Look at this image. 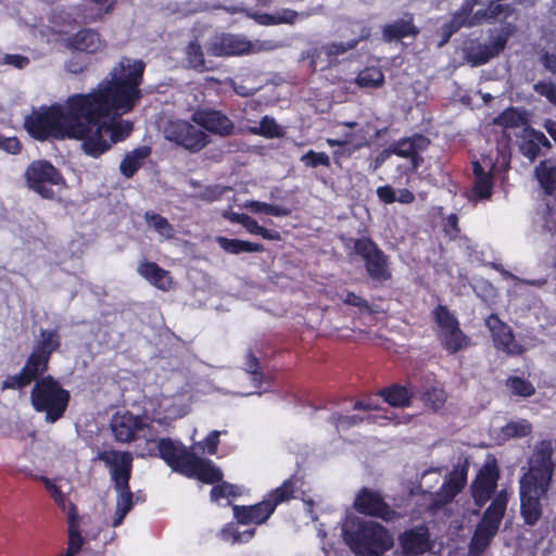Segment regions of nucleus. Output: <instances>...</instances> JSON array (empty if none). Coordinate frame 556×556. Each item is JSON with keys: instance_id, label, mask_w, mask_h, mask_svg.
I'll return each mask as SVG.
<instances>
[{"instance_id": "obj_1", "label": "nucleus", "mask_w": 556, "mask_h": 556, "mask_svg": "<svg viewBox=\"0 0 556 556\" xmlns=\"http://www.w3.org/2000/svg\"><path fill=\"white\" fill-rule=\"evenodd\" d=\"M146 63L141 59L122 56L110 71L108 77L90 92L102 102V112L89 127L83 138L84 152L99 157L109 151L113 143L126 140L134 125L121 116L131 112L142 99L140 86L143 83Z\"/></svg>"}, {"instance_id": "obj_2", "label": "nucleus", "mask_w": 556, "mask_h": 556, "mask_svg": "<svg viewBox=\"0 0 556 556\" xmlns=\"http://www.w3.org/2000/svg\"><path fill=\"white\" fill-rule=\"evenodd\" d=\"M102 112V102L93 94L73 93L63 103H53L25 118V129L38 141L75 139L83 141L87 125Z\"/></svg>"}, {"instance_id": "obj_3", "label": "nucleus", "mask_w": 556, "mask_h": 556, "mask_svg": "<svg viewBox=\"0 0 556 556\" xmlns=\"http://www.w3.org/2000/svg\"><path fill=\"white\" fill-rule=\"evenodd\" d=\"M549 440L539 441L528 459V469L519 480L520 514L528 526H535L542 517L541 497L549 490L555 463Z\"/></svg>"}, {"instance_id": "obj_4", "label": "nucleus", "mask_w": 556, "mask_h": 556, "mask_svg": "<svg viewBox=\"0 0 556 556\" xmlns=\"http://www.w3.org/2000/svg\"><path fill=\"white\" fill-rule=\"evenodd\" d=\"M344 539L356 556H382L394 545L393 535L377 521L358 520L344 530Z\"/></svg>"}, {"instance_id": "obj_5", "label": "nucleus", "mask_w": 556, "mask_h": 556, "mask_svg": "<svg viewBox=\"0 0 556 556\" xmlns=\"http://www.w3.org/2000/svg\"><path fill=\"white\" fill-rule=\"evenodd\" d=\"M29 400L35 412L45 414L47 424H55L64 417L71 393L54 376L47 375L36 380L30 390Z\"/></svg>"}, {"instance_id": "obj_6", "label": "nucleus", "mask_w": 556, "mask_h": 556, "mask_svg": "<svg viewBox=\"0 0 556 556\" xmlns=\"http://www.w3.org/2000/svg\"><path fill=\"white\" fill-rule=\"evenodd\" d=\"M295 481L293 478L285 480L281 485L271 490L266 497L254 505H233V516L240 525H262L275 511L278 505L294 497Z\"/></svg>"}, {"instance_id": "obj_7", "label": "nucleus", "mask_w": 556, "mask_h": 556, "mask_svg": "<svg viewBox=\"0 0 556 556\" xmlns=\"http://www.w3.org/2000/svg\"><path fill=\"white\" fill-rule=\"evenodd\" d=\"M352 244L354 253L362 257L368 277L378 283H384L392 278L389 256L370 237L349 238L345 247Z\"/></svg>"}, {"instance_id": "obj_8", "label": "nucleus", "mask_w": 556, "mask_h": 556, "mask_svg": "<svg viewBox=\"0 0 556 556\" xmlns=\"http://www.w3.org/2000/svg\"><path fill=\"white\" fill-rule=\"evenodd\" d=\"M266 41H251L242 34L216 33L207 45L206 52L215 58L242 56L267 50Z\"/></svg>"}, {"instance_id": "obj_9", "label": "nucleus", "mask_w": 556, "mask_h": 556, "mask_svg": "<svg viewBox=\"0 0 556 556\" xmlns=\"http://www.w3.org/2000/svg\"><path fill=\"white\" fill-rule=\"evenodd\" d=\"M24 177L28 189L47 200L54 199V186L65 185L62 173L47 160L33 161L26 167Z\"/></svg>"}, {"instance_id": "obj_10", "label": "nucleus", "mask_w": 556, "mask_h": 556, "mask_svg": "<svg viewBox=\"0 0 556 556\" xmlns=\"http://www.w3.org/2000/svg\"><path fill=\"white\" fill-rule=\"evenodd\" d=\"M433 321L440 328L439 340L442 348L450 354L467 349L471 339L460 329L458 319L450 312L447 306L439 304L432 312Z\"/></svg>"}, {"instance_id": "obj_11", "label": "nucleus", "mask_w": 556, "mask_h": 556, "mask_svg": "<svg viewBox=\"0 0 556 556\" xmlns=\"http://www.w3.org/2000/svg\"><path fill=\"white\" fill-rule=\"evenodd\" d=\"M516 27L511 23H505L488 45L480 42L478 39L465 41L463 47L464 59L471 66H480L488 63L504 51Z\"/></svg>"}, {"instance_id": "obj_12", "label": "nucleus", "mask_w": 556, "mask_h": 556, "mask_svg": "<svg viewBox=\"0 0 556 556\" xmlns=\"http://www.w3.org/2000/svg\"><path fill=\"white\" fill-rule=\"evenodd\" d=\"M153 419L147 415H134L129 410H118L110 420L113 438L118 443H130L140 439V433L151 427Z\"/></svg>"}, {"instance_id": "obj_13", "label": "nucleus", "mask_w": 556, "mask_h": 556, "mask_svg": "<svg viewBox=\"0 0 556 556\" xmlns=\"http://www.w3.org/2000/svg\"><path fill=\"white\" fill-rule=\"evenodd\" d=\"M164 134L168 141L175 142L191 153L201 151L210 142L204 130L182 119L168 122Z\"/></svg>"}, {"instance_id": "obj_14", "label": "nucleus", "mask_w": 556, "mask_h": 556, "mask_svg": "<svg viewBox=\"0 0 556 556\" xmlns=\"http://www.w3.org/2000/svg\"><path fill=\"white\" fill-rule=\"evenodd\" d=\"M353 507L361 515L379 518L386 522L396 520L401 517V515L384 501L379 491L367 486H363L357 492Z\"/></svg>"}, {"instance_id": "obj_15", "label": "nucleus", "mask_w": 556, "mask_h": 556, "mask_svg": "<svg viewBox=\"0 0 556 556\" xmlns=\"http://www.w3.org/2000/svg\"><path fill=\"white\" fill-rule=\"evenodd\" d=\"M50 361L31 350L27 356L21 371L15 375H9L2 381V390H23L36 382L43 376H47Z\"/></svg>"}, {"instance_id": "obj_16", "label": "nucleus", "mask_w": 556, "mask_h": 556, "mask_svg": "<svg viewBox=\"0 0 556 556\" xmlns=\"http://www.w3.org/2000/svg\"><path fill=\"white\" fill-rule=\"evenodd\" d=\"M484 324L497 351L508 356H520L526 352V348L516 341L513 329L497 314H490Z\"/></svg>"}, {"instance_id": "obj_17", "label": "nucleus", "mask_w": 556, "mask_h": 556, "mask_svg": "<svg viewBox=\"0 0 556 556\" xmlns=\"http://www.w3.org/2000/svg\"><path fill=\"white\" fill-rule=\"evenodd\" d=\"M97 458L109 468L114 486L128 485L132 473V454L128 451L109 450L98 453Z\"/></svg>"}, {"instance_id": "obj_18", "label": "nucleus", "mask_w": 556, "mask_h": 556, "mask_svg": "<svg viewBox=\"0 0 556 556\" xmlns=\"http://www.w3.org/2000/svg\"><path fill=\"white\" fill-rule=\"evenodd\" d=\"M156 456L164 460L173 471L184 476L194 453L180 441H174L170 438H162L157 442Z\"/></svg>"}, {"instance_id": "obj_19", "label": "nucleus", "mask_w": 556, "mask_h": 556, "mask_svg": "<svg viewBox=\"0 0 556 556\" xmlns=\"http://www.w3.org/2000/svg\"><path fill=\"white\" fill-rule=\"evenodd\" d=\"M397 541L403 556H421L433 547L430 531L425 525L404 530Z\"/></svg>"}, {"instance_id": "obj_20", "label": "nucleus", "mask_w": 556, "mask_h": 556, "mask_svg": "<svg viewBox=\"0 0 556 556\" xmlns=\"http://www.w3.org/2000/svg\"><path fill=\"white\" fill-rule=\"evenodd\" d=\"M420 34L415 23V15L404 12L399 18L384 24L381 27V35L384 42H397L405 38L416 39Z\"/></svg>"}, {"instance_id": "obj_21", "label": "nucleus", "mask_w": 556, "mask_h": 556, "mask_svg": "<svg viewBox=\"0 0 556 556\" xmlns=\"http://www.w3.org/2000/svg\"><path fill=\"white\" fill-rule=\"evenodd\" d=\"M500 472L496 465H484L471 484L472 497L479 507L483 506L495 492Z\"/></svg>"}, {"instance_id": "obj_22", "label": "nucleus", "mask_w": 556, "mask_h": 556, "mask_svg": "<svg viewBox=\"0 0 556 556\" xmlns=\"http://www.w3.org/2000/svg\"><path fill=\"white\" fill-rule=\"evenodd\" d=\"M430 144V139L421 134H415L412 137H406L397 140L390 147V152L410 160L414 169H417L422 157L419 152L425 151Z\"/></svg>"}, {"instance_id": "obj_23", "label": "nucleus", "mask_w": 556, "mask_h": 556, "mask_svg": "<svg viewBox=\"0 0 556 556\" xmlns=\"http://www.w3.org/2000/svg\"><path fill=\"white\" fill-rule=\"evenodd\" d=\"M193 121L205 130L222 137L232 135L235 129L233 122L226 114L216 110L197 112L193 115Z\"/></svg>"}, {"instance_id": "obj_24", "label": "nucleus", "mask_w": 556, "mask_h": 556, "mask_svg": "<svg viewBox=\"0 0 556 556\" xmlns=\"http://www.w3.org/2000/svg\"><path fill=\"white\" fill-rule=\"evenodd\" d=\"M472 174L473 184L469 199L476 202L491 199L495 180L494 165H491V167L485 170L479 161H473Z\"/></svg>"}, {"instance_id": "obj_25", "label": "nucleus", "mask_w": 556, "mask_h": 556, "mask_svg": "<svg viewBox=\"0 0 556 556\" xmlns=\"http://www.w3.org/2000/svg\"><path fill=\"white\" fill-rule=\"evenodd\" d=\"M184 476L195 478L206 484H215L223 480L222 470L211 459L199 457L195 454Z\"/></svg>"}, {"instance_id": "obj_26", "label": "nucleus", "mask_w": 556, "mask_h": 556, "mask_svg": "<svg viewBox=\"0 0 556 556\" xmlns=\"http://www.w3.org/2000/svg\"><path fill=\"white\" fill-rule=\"evenodd\" d=\"M66 47L70 50L93 54L104 47L101 35L90 28L80 29L66 39Z\"/></svg>"}, {"instance_id": "obj_27", "label": "nucleus", "mask_w": 556, "mask_h": 556, "mask_svg": "<svg viewBox=\"0 0 556 556\" xmlns=\"http://www.w3.org/2000/svg\"><path fill=\"white\" fill-rule=\"evenodd\" d=\"M137 271L150 285L162 291H168L173 286V277L170 276V273L162 268L155 262H140Z\"/></svg>"}, {"instance_id": "obj_28", "label": "nucleus", "mask_w": 556, "mask_h": 556, "mask_svg": "<svg viewBox=\"0 0 556 556\" xmlns=\"http://www.w3.org/2000/svg\"><path fill=\"white\" fill-rule=\"evenodd\" d=\"M467 483V469L466 467L454 468L448 477L444 480L440 486L437 496L441 504H447L452 502L456 495H458Z\"/></svg>"}, {"instance_id": "obj_29", "label": "nucleus", "mask_w": 556, "mask_h": 556, "mask_svg": "<svg viewBox=\"0 0 556 556\" xmlns=\"http://www.w3.org/2000/svg\"><path fill=\"white\" fill-rule=\"evenodd\" d=\"M68 542L64 552V556H75L81 549L85 539L79 530V517L75 504L70 503L68 520H67Z\"/></svg>"}, {"instance_id": "obj_30", "label": "nucleus", "mask_w": 556, "mask_h": 556, "mask_svg": "<svg viewBox=\"0 0 556 556\" xmlns=\"http://www.w3.org/2000/svg\"><path fill=\"white\" fill-rule=\"evenodd\" d=\"M377 395L392 407L404 408L410 406L413 392L405 386L393 383L378 390Z\"/></svg>"}, {"instance_id": "obj_31", "label": "nucleus", "mask_w": 556, "mask_h": 556, "mask_svg": "<svg viewBox=\"0 0 556 556\" xmlns=\"http://www.w3.org/2000/svg\"><path fill=\"white\" fill-rule=\"evenodd\" d=\"M151 154V148L141 146L125 154L119 164V170L126 178H131L141 168L143 162Z\"/></svg>"}, {"instance_id": "obj_32", "label": "nucleus", "mask_w": 556, "mask_h": 556, "mask_svg": "<svg viewBox=\"0 0 556 556\" xmlns=\"http://www.w3.org/2000/svg\"><path fill=\"white\" fill-rule=\"evenodd\" d=\"M534 176L546 195L556 193V164L553 161H541L534 168Z\"/></svg>"}, {"instance_id": "obj_33", "label": "nucleus", "mask_w": 556, "mask_h": 556, "mask_svg": "<svg viewBox=\"0 0 556 556\" xmlns=\"http://www.w3.org/2000/svg\"><path fill=\"white\" fill-rule=\"evenodd\" d=\"M60 348L61 337L58 329H41L33 351L51 361L52 354L58 352Z\"/></svg>"}, {"instance_id": "obj_34", "label": "nucleus", "mask_w": 556, "mask_h": 556, "mask_svg": "<svg viewBox=\"0 0 556 556\" xmlns=\"http://www.w3.org/2000/svg\"><path fill=\"white\" fill-rule=\"evenodd\" d=\"M497 531L495 528L479 521L470 540V553L473 555L482 554L489 547Z\"/></svg>"}, {"instance_id": "obj_35", "label": "nucleus", "mask_w": 556, "mask_h": 556, "mask_svg": "<svg viewBox=\"0 0 556 556\" xmlns=\"http://www.w3.org/2000/svg\"><path fill=\"white\" fill-rule=\"evenodd\" d=\"M185 60L187 62V66L198 73H204L213 70V66L207 64L204 51L197 40L190 41L186 47Z\"/></svg>"}, {"instance_id": "obj_36", "label": "nucleus", "mask_w": 556, "mask_h": 556, "mask_svg": "<svg viewBox=\"0 0 556 556\" xmlns=\"http://www.w3.org/2000/svg\"><path fill=\"white\" fill-rule=\"evenodd\" d=\"M217 242L219 247L229 254L253 253L263 252L265 248L261 243L244 241L240 239H229L226 237H218Z\"/></svg>"}, {"instance_id": "obj_37", "label": "nucleus", "mask_w": 556, "mask_h": 556, "mask_svg": "<svg viewBox=\"0 0 556 556\" xmlns=\"http://www.w3.org/2000/svg\"><path fill=\"white\" fill-rule=\"evenodd\" d=\"M420 401L427 408L437 413L445 406V403L447 401V393L445 392L442 384L434 383L427 387L422 391L420 395Z\"/></svg>"}, {"instance_id": "obj_38", "label": "nucleus", "mask_w": 556, "mask_h": 556, "mask_svg": "<svg viewBox=\"0 0 556 556\" xmlns=\"http://www.w3.org/2000/svg\"><path fill=\"white\" fill-rule=\"evenodd\" d=\"M507 507V500L497 495L484 510L480 522L498 530Z\"/></svg>"}, {"instance_id": "obj_39", "label": "nucleus", "mask_w": 556, "mask_h": 556, "mask_svg": "<svg viewBox=\"0 0 556 556\" xmlns=\"http://www.w3.org/2000/svg\"><path fill=\"white\" fill-rule=\"evenodd\" d=\"M475 0H465L458 11H456L452 18L447 22L451 26H457V31L464 26H473L480 22L479 12L471 16Z\"/></svg>"}, {"instance_id": "obj_40", "label": "nucleus", "mask_w": 556, "mask_h": 556, "mask_svg": "<svg viewBox=\"0 0 556 556\" xmlns=\"http://www.w3.org/2000/svg\"><path fill=\"white\" fill-rule=\"evenodd\" d=\"M355 83L359 88H380L384 84V74L378 67H365L356 75Z\"/></svg>"}, {"instance_id": "obj_41", "label": "nucleus", "mask_w": 556, "mask_h": 556, "mask_svg": "<svg viewBox=\"0 0 556 556\" xmlns=\"http://www.w3.org/2000/svg\"><path fill=\"white\" fill-rule=\"evenodd\" d=\"M380 419L381 420H392L393 417L389 416V415H381V416L367 415V416L363 417L359 415H341V414H339L334 418L337 426L341 427L343 429H349L351 427L358 426L365 421L368 424L378 422L380 425H384V422L379 421Z\"/></svg>"}, {"instance_id": "obj_42", "label": "nucleus", "mask_w": 556, "mask_h": 556, "mask_svg": "<svg viewBox=\"0 0 556 556\" xmlns=\"http://www.w3.org/2000/svg\"><path fill=\"white\" fill-rule=\"evenodd\" d=\"M364 39H366V36L353 38L346 42H329L321 47V51L327 55L328 62L332 63L339 55L355 49Z\"/></svg>"}, {"instance_id": "obj_43", "label": "nucleus", "mask_w": 556, "mask_h": 556, "mask_svg": "<svg viewBox=\"0 0 556 556\" xmlns=\"http://www.w3.org/2000/svg\"><path fill=\"white\" fill-rule=\"evenodd\" d=\"M247 130L252 135L270 139L282 136L280 126L276 123L274 117L268 115L262 117L258 126H250Z\"/></svg>"}, {"instance_id": "obj_44", "label": "nucleus", "mask_w": 556, "mask_h": 556, "mask_svg": "<svg viewBox=\"0 0 556 556\" xmlns=\"http://www.w3.org/2000/svg\"><path fill=\"white\" fill-rule=\"evenodd\" d=\"M493 123L504 128H517L526 123V116L523 112L510 106L500 113Z\"/></svg>"}, {"instance_id": "obj_45", "label": "nucleus", "mask_w": 556, "mask_h": 556, "mask_svg": "<svg viewBox=\"0 0 556 556\" xmlns=\"http://www.w3.org/2000/svg\"><path fill=\"white\" fill-rule=\"evenodd\" d=\"M506 387L510 390L511 395L530 397L535 394L533 383L518 376H509L505 382Z\"/></svg>"}, {"instance_id": "obj_46", "label": "nucleus", "mask_w": 556, "mask_h": 556, "mask_svg": "<svg viewBox=\"0 0 556 556\" xmlns=\"http://www.w3.org/2000/svg\"><path fill=\"white\" fill-rule=\"evenodd\" d=\"M247 208L254 214L264 213L276 217H285L291 213V210L286 206L274 205L256 200L248 202Z\"/></svg>"}, {"instance_id": "obj_47", "label": "nucleus", "mask_w": 556, "mask_h": 556, "mask_svg": "<svg viewBox=\"0 0 556 556\" xmlns=\"http://www.w3.org/2000/svg\"><path fill=\"white\" fill-rule=\"evenodd\" d=\"M532 431L531 424L521 419L518 421H509L502 428V434L506 438H525Z\"/></svg>"}, {"instance_id": "obj_48", "label": "nucleus", "mask_w": 556, "mask_h": 556, "mask_svg": "<svg viewBox=\"0 0 556 556\" xmlns=\"http://www.w3.org/2000/svg\"><path fill=\"white\" fill-rule=\"evenodd\" d=\"M146 220L153 227V229L160 235L172 238L173 237V226L168 223V220L157 213H146Z\"/></svg>"}, {"instance_id": "obj_49", "label": "nucleus", "mask_w": 556, "mask_h": 556, "mask_svg": "<svg viewBox=\"0 0 556 556\" xmlns=\"http://www.w3.org/2000/svg\"><path fill=\"white\" fill-rule=\"evenodd\" d=\"M338 296L344 304L357 307L362 313H372L369 302L353 291L344 290L341 294H338Z\"/></svg>"}, {"instance_id": "obj_50", "label": "nucleus", "mask_w": 556, "mask_h": 556, "mask_svg": "<svg viewBox=\"0 0 556 556\" xmlns=\"http://www.w3.org/2000/svg\"><path fill=\"white\" fill-rule=\"evenodd\" d=\"M239 495L238 488L229 482L220 481L211 490L210 496L213 502H218L222 498L236 497Z\"/></svg>"}, {"instance_id": "obj_51", "label": "nucleus", "mask_w": 556, "mask_h": 556, "mask_svg": "<svg viewBox=\"0 0 556 556\" xmlns=\"http://www.w3.org/2000/svg\"><path fill=\"white\" fill-rule=\"evenodd\" d=\"M117 498L116 507L122 508L124 513H129L134 507V495L130 485L114 486Z\"/></svg>"}, {"instance_id": "obj_52", "label": "nucleus", "mask_w": 556, "mask_h": 556, "mask_svg": "<svg viewBox=\"0 0 556 556\" xmlns=\"http://www.w3.org/2000/svg\"><path fill=\"white\" fill-rule=\"evenodd\" d=\"M301 160L306 166L313 168H316L318 166H330V159L328 154L325 152H316L314 150H309L302 156Z\"/></svg>"}, {"instance_id": "obj_53", "label": "nucleus", "mask_w": 556, "mask_h": 556, "mask_svg": "<svg viewBox=\"0 0 556 556\" xmlns=\"http://www.w3.org/2000/svg\"><path fill=\"white\" fill-rule=\"evenodd\" d=\"M278 25L288 24L294 25L299 20H303L309 16L307 12H296L292 9H280L276 12Z\"/></svg>"}, {"instance_id": "obj_54", "label": "nucleus", "mask_w": 556, "mask_h": 556, "mask_svg": "<svg viewBox=\"0 0 556 556\" xmlns=\"http://www.w3.org/2000/svg\"><path fill=\"white\" fill-rule=\"evenodd\" d=\"M533 89L536 93L545 97L552 104L556 106V85L552 81H538Z\"/></svg>"}, {"instance_id": "obj_55", "label": "nucleus", "mask_w": 556, "mask_h": 556, "mask_svg": "<svg viewBox=\"0 0 556 556\" xmlns=\"http://www.w3.org/2000/svg\"><path fill=\"white\" fill-rule=\"evenodd\" d=\"M225 192V188L218 185L207 186L205 187L199 194L195 195L197 199L205 201V202H215L218 201Z\"/></svg>"}, {"instance_id": "obj_56", "label": "nucleus", "mask_w": 556, "mask_h": 556, "mask_svg": "<svg viewBox=\"0 0 556 556\" xmlns=\"http://www.w3.org/2000/svg\"><path fill=\"white\" fill-rule=\"evenodd\" d=\"M362 135L366 136V131H364L363 129H359L355 134H345L343 136V138H341V139L328 138L326 141L329 147H338V148L353 147V142L356 141V136H362Z\"/></svg>"}, {"instance_id": "obj_57", "label": "nucleus", "mask_w": 556, "mask_h": 556, "mask_svg": "<svg viewBox=\"0 0 556 556\" xmlns=\"http://www.w3.org/2000/svg\"><path fill=\"white\" fill-rule=\"evenodd\" d=\"M368 140L365 135L356 136V141L353 142V147L339 148L333 152L334 156H351L355 151L368 146Z\"/></svg>"}, {"instance_id": "obj_58", "label": "nucleus", "mask_w": 556, "mask_h": 556, "mask_svg": "<svg viewBox=\"0 0 556 556\" xmlns=\"http://www.w3.org/2000/svg\"><path fill=\"white\" fill-rule=\"evenodd\" d=\"M444 233L451 239H456L460 233L458 226V216L455 213H451L444 220L443 224Z\"/></svg>"}, {"instance_id": "obj_59", "label": "nucleus", "mask_w": 556, "mask_h": 556, "mask_svg": "<svg viewBox=\"0 0 556 556\" xmlns=\"http://www.w3.org/2000/svg\"><path fill=\"white\" fill-rule=\"evenodd\" d=\"M490 4L485 11H478L479 16L481 17H489V18H496L502 13H504L505 10L508 11L509 7L504 5L502 3H498L496 0H489Z\"/></svg>"}, {"instance_id": "obj_60", "label": "nucleus", "mask_w": 556, "mask_h": 556, "mask_svg": "<svg viewBox=\"0 0 556 556\" xmlns=\"http://www.w3.org/2000/svg\"><path fill=\"white\" fill-rule=\"evenodd\" d=\"M521 153L530 161H534L541 153L539 143L534 142L532 138L525 140L520 146Z\"/></svg>"}, {"instance_id": "obj_61", "label": "nucleus", "mask_w": 556, "mask_h": 556, "mask_svg": "<svg viewBox=\"0 0 556 556\" xmlns=\"http://www.w3.org/2000/svg\"><path fill=\"white\" fill-rule=\"evenodd\" d=\"M378 199L384 204H392L396 202V193L392 186H380L376 190Z\"/></svg>"}, {"instance_id": "obj_62", "label": "nucleus", "mask_w": 556, "mask_h": 556, "mask_svg": "<svg viewBox=\"0 0 556 556\" xmlns=\"http://www.w3.org/2000/svg\"><path fill=\"white\" fill-rule=\"evenodd\" d=\"M0 150L10 153V154H18L22 150V143L17 137H5L2 140V144L0 146Z\"/></svg>"}, {"instance_id": "obj_63", "label": "nucleus", "mask_w": 556, "mask_h": 556, "mask_svg": "<svg viewBox=\"0 0 556 556\" xmlns=\"http://www.w3.org/2000/svg\"><path fill=\"white\" fill-rule=\"evenodd\" d=\"M220 431L213 430L204 439L205 450L208 455H215L219 445Z\"/></svg>"}, {"instance_id": "obj_64", "label": "nucleus", "mask_w": 556, "mask_h": 556, "mask_svg": "<svg viewBox=\"0 0 556 556\" xmlns=\"http://www.w3.org/2000/svg\"><path fill=\"white\" fill-rule=\"evenodd\" d=\"M3 62L16 68H24L29 64L28 58L21 54H5Z\"/></svg>"}]
</instances>
